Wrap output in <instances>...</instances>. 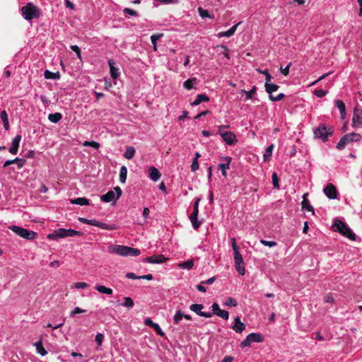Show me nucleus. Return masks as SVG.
<instances>
[{
  "instance_id": "nucleus-1",
  "label": "nucleus",
  "mask_w": 362,
  "mask_h": 362,
  "mask_svg": "<svg viewBox=\"0 0 362 362\" xmlns=\"http://www.w3.org/2000/svg\"><path fill=\"white\" fill-rule=\"evenodd\" d=\"M332 229L335 232L339 233L341 235L351 240H356V235L353 232L351 228L344 221L336 219L332 226Z\"/></svg>"
},
{
  "instance_id": "nucleus-2",
  "label": "nucleus",
  "mask_w": 362,
  "mask_h": 362,
  "mask_svg": "<svg viewBox=\"0 0 362 362\" xmlns=\"http://www.w3.org/2000/svg\"><path fill=\"white\" fill-rule=\"evenodd\" d=\"M334 130L332 127H327L323 124H321L314 130L315 138L321 139L324 142L327 141L329 137L332 136Z\"/></svg>"
},
{
  "instance_id": "nucleus-3",
  "label": "nucleus",
  "mask_w": 362,
  "mask_h": 362,
  "mask_svg": "<svg viewBox=\"0 0 362 362\" xmlns=\"http://www.w3.org/2000/svg\"><path fill=\"white\" fill-rule=\"evenodd\" d=\"M21 12L25 18L28 21H31L40 16L37 8L33 3H28L23 6L21 8Z\"/></svg>"
},
{
  "instance_id": "nucleus-4",
  "label": "nucleus",
  "mask_w": 362,
  "mask_h": 362,
  "mask_svg": "<svg viewBox=\"0 0 362 362\" xmlns=\"http://www.w3.org/2000/svg\"><path fill=\"white\" fill-rule=\"evenodd\" d=\"M9 228L20 237L29 240H33L37 237V233L35 232L17 226H11Z\"/></svg>"
},
{
  "instance_id": "nucleus-5",
  "label": "nucleus",
  "mask_w": 362,
  "mask_h": 362,
  "mask_svg": "<svg viewBox=\"0 0 362 362\" xmlns=\"http://www.w3.org/2000/svg\"><path fill=\"white\" fill-rule=\"evenodd\" d=\"M361 138L360 134L352 132L351 134H345L342 136L340 141L338 142L337 145V148L339 150H343L345 146L349 144L351 141H359Z\"/></svg>"
},
{
  "instance_id": "nucleus-6",
  "label": "nucleus",
  "mask_w": 362,
  "mask_h": 362,
  "mask_svg": "<svg viewBox=\"0 0 362 362\" xmlns=\"http://www.w3.org/2000/svg\"><path fill=\"white\" fill-rule=\"evenodd\" d=\"M122 195V189L119 187L117 186L114 188V191L110 190L106 194L102 195L100 199L104 202H110L114 201L115 202Z\"/></svg>"
},
{
  "instance_id": "nucleus-7",
  "label": "nucleus",
  "mask_w": 362,
  "mask_h": 362,
  "mask_svg": "<svg viewBox=\"0 0 362 362\" xmlns=\"http://www.w3.org/2000/svg\"><path fill=\"white\" fill-rule=\"evenodd\" d=\"M264 86L265 90L269 94V98L272 101H280L285 97L284 93H279L276 96L272 95L273 92L276 91L279 88L278 85L268 82L265 83Z\"/></svg>"
},
{
  "instance_id": "nucleus-8",
  "label": "nucleus",
  "mask_w": 362,
  "mask_h": 362,
  "mask_svg": "<svg viewBox=\"0 0 362 362\" xmlns=\"http://www.w3.org/2000/svg\"><path fill=\"white\" fill-rule=\"evenodd\" d=\"M233 252L235 269L240 275H244L245 270L242 255L240 253L239 250H233Z\"/></svg>"
},
{
  "instance_id": "nucleus-9",
  "label": "nucleus",
  "mask_w": 362,
  "mask_h": 362,
  "mask_svg": "<svg viewBox=\"0 0 362 362\" xmlns=\"http://www.w3.org/2000/svg\"><path fill=\"white\" fill-rule=\"evenodd\" d=\"M264 337L259 333H251L240 344L242 348L249 346L252 342H262Z\"/></svg>"
},
{
  "instance_id": "nucleus-10",
  "label": "nucleus",
  "mask_w": 362,
  "mask_h": 362,
  "mask_svg": "<svg viewBox=\"0 0 362 362\" xmlns=\"http://www.w3.org/2000/svg\"><path fill=\"white\" fill-rule=\"evenodd\" d=\"M66 237H71V229L59 228L47 235V238L52 240Z\"/></svg>"
},
{
  "instance_id": "nucleus-11",
  "label": "nucleus",
  "mask_w": 362,
  "mask_h": 362,
  "mask_svg": "<svg viewBox=\"0 0 362 362\" xmlns=\"http://www.w3.org/2000/svg\"><path fill=\"white\" fill-rule=\"evenodd\" d=\"M220 136L229 146L233 145L238 142L235 134L232 132H220Z\"/></svg>"
},
{
  "instance_id": "nucleus-12",
  "label": "nucleus",
  "mask_w": 362,
  "mask_h": 362,
  "mask_svg": "<svg viewBox=\"0 0 362 362\" xmlns=\"http://www.w3.org/2000/svg\"><path fill=\"white\" fill-rule=\"evenodd\" d=\"M127 246L124 245H111L108 248V251L110 253H115L119 256H125L127 257Z\"/></svg>"
},
{
  "instance_id": "nucleus-13",
  "label": "nucleus",
  "mask_w": 362,
  "mask_h": 362,
  "mask_svg": "<svg viewBox=\"0 0 362 362\" xmlns=\"http://www.w3.org/2000/svg\"><path fill=\"white\" fill-rule=\"evenodd\" d=\"M212 313L227 320L229 317L228 312L221 310L218 303H214L211 305Z\"/></svg>"
},
{
  "instance_id": "nucleus-14",
  "label": "nucleus",
  "mask_w": 362,
  "mask_h": 362,
  "mask_svg": "<svg viewBox=\"0 0 362 362\" xmlns=\"http://www.w3.org/2000/svg\"><path fill=\"white\" fill-rule=\"evenodd\" d=\"M88 225L97 226L100 228L109 230H116L117 228V226L115 224L108 225L107 223L100 222L95 219H90Z\"/></svg>"
},
{
  "instance_id": "nucleus-15",
  "label": "nucleus",
  "mask_w": 362,
  "mask_h": 362,
  "mask_svg": "<svg viewBox=\"0 0 362 362\" xmlns=\"http://www.w3.org/2000/svg\"><path fill=\"white\" fill-rule=\"evenodd\" d=\"M204 308V305L202 304H192L189 307V309L199 315V316L204 317H211L212 314L211 313L202 312V310Z\"/></svg>"
},
{
  "instance_id": "nucleus-16",
  "label": "nucleus",
  "mask_w": 362,
  "mask_h": 362,
  "mask_svg": "<svg viewBox=\"0 0 362 362\" xmlns=\"http://www.w3.org/2000/svg\"><path fill=\"white\" fill-rule=\"evenodd\" d=\"M167 260V258L163 255H156L151 257H147L144 259V262L151 264H160L163 263Z\"/></svg>"
},
{
  "instance_id": "nucleus-17",
  "label": "nucleus",
  "mask_w": 362,
  "mask_h": 362,
  "mask_svg": "<svg viewBox=\"0 0 362 362\" xmlns=\"http://www.w3.org/2000/svg\"><path fill=\"white\" fill-rule=\"evenodd\" d=\"M324 193L329 199H335L337 195V188L334 185L329 183L324 188Z\"/></svg>"
},
{
  "instance_id": "nucleus-18",
  "label": "nucleus",
  "mask_w": 362,
  "mask_h": 362,
  "mask_svg": "<svg viewBox=\"0 0 362 362\" xmlns=\"http://www.w3.org/2000/svg\"><path fill=\"white\" fill-rule=\"evenodd\" d=\"M354 124L362 126V110L356 106L352 118Z\"/></svg>"
},
{
  "instance_id": "nucleus-19",
  "label": "nucleus",
  "mask_w": 362,
  "mask_h": 362,
  "mask_svg": "<svg viewBox=\"0 0 362 362\" xmlns=\"http://www.w3.org/2000/svg\"><path fill=\"white\" fill-rule=\"evenodd\" d=\"M21 140V135H16L12 140V144L11 146L9 148V152L11 154L16 155L18 153V149L19 147V144Z\"/></svg>"
},
{
  "instance_id": "nucleus-20",
  "label": "nucleus",
  "mask_w": 362,
  "mask_h": 362,
  "mask_svg": "<svg viewBox=\"0 0 362 362\" xmlns=\"http://www.w3.org/2000/svg\"><path fill=\"white\" fill-rule=\"evenodd\" d=\"M232 329L236 333H241L245 329V325L240 321V317H237L234 320V324L232 326Z\"/></svg>"
},
{
  "instance_id": "nucleus-21",
  "label": "nucleus",
  "mask_w": 362,
  "mask_h": 362,
  "mask_svg": "<svg viewBox=\"0 0 362 362\" xmlns=\"http://www.w3.org/2000/svg\"><path fill=\"white\" fill-rule=\"evenodd\" d=\"M145 325L153 328L158 335L161 337H163L165 335L164 332L162 331L158 324L153 322L150 318H147L145 320Z\"/></svg>"
},
{
  "instance_id": "nucleus-22",
  "label": "nucleus",
  "mask_w": 362,
  "mask_h": 362,
  "mask_svg": "<svg viewBox=\"0 0 362 362\" xmlns=\"http://www.w3.org/2000/svg\"><path fill=\"white\" fill-rule=\"evenodd\" d=\"M199 209H193V212L189 216V219L194 229H198L201 225V222L197 220Z\"/></svg>"
},
{
  "instance_id": "nucleus-23",
  "label": "nucleus",
  "mask_w": 362,
  "mask_h": 362,
  "mask_svg": "<svg viewBox=\"0 0 362 362\" xmlns=\"http://www.w3.org/2000/svg\"><path fill=\"white\" fill-rule=\"evenodd\" d=\"M148 175L153 181L156 182L160 179L161 174L156 168L151 166L148 168Z\"/></svg>"
},
{
  "instance_id": "nucleus-24",
  "label": "nucleus",
  "mask_w": 362,
  "mask_h": 362,
  "mask_svg": "<svg viewBox=\"0 0 362 362\" xmlns=\"http://www.w3.org/2000/svg\"><path fill=\"white\" fill-rule=\"evenodd\" d=\"M115 62L113 59L108 60V64L110 68V74L112 78L116 79L119 76V69L115 66Z\"/></svg>"
},
{
  "instance_id": "nucleus-25",
  "label": "nucleus",
  "mask_w": 362,
  "mask_h": 362,
  "mask_svg": "<svg viewBox=\"0 0 362 362\" xmlns=\"http://www.w3.org/2000/svg\"><path fill=\"white\" fill-rule=\"evenodd\" d=\"M224 159L226 160V163H220L218 166V169L221 171L223 176L226 177V170L229 169L231 158L225 157Z\"/></svg>"
},
{
  "instance_id": "nucleus-26",
  "label": "nucleus",
  "mask_w": 362,
  "mask_h": 362,
  "mask_svg": "<svg viewBox=\"0 0 362 362\" xmlns=\"http://www.w3.org/2000/svg\"><path fill=\"white\" fill-rule=\"evenodd\" d=\"M197 82H198V80L195 77L189 78L187 81H184L183 87L185 89L189 90H191L192 88H194V85H197Z\"/></svg>"
},
{
  "instance_id": "nucleus-27",
  "label": "nucleus",
  "mask_w": 362,
  "mask_h": 362,
  "mask_svg": "<svg viewBox=\"0 0 362 362\" xmlns=\"http://www.w3.org/2000/svg\"><path fill=\"white\" fill-rule=\"evenodd\" d=\"M209 101V98L205 94H198L196 99L191 103L192 106L199 105L202 102Z\"/></svg>"
},
{
  "instance_id": "nucleus-28",
  "label": "nucleus",
  "mask_w": 362,
  "mask_h": 362,
  "mask_svg": "<svg viewBox=\"0 0 362 362\" xmlns=\"http://www.w3.org/2000/svg\"><path fill=\"white\" fill-rule=\"evenodd\" d=\"M240 23H241V22H239V23H236L235 25H234L233 26H232V27H231L229 30H228L227 31L220 33L218 34V36H219V37H229L232 36V35L235 33V30H236L237 28L238 27V25H239Z\"/></svg>"
},
{
  "instance_id": "nucleus-29",
  "label": "nucleus",
  "mask_w": 362,
  "mask_h": 362,
  "mask_svg": "<svg viewBox=\"0 0 362 362\" xmlns=\"http://www.w3.org/2000/svg\"><path fill=\"white\" fill-rule=\"evenodd\" d=\"M335 104L339 110L341 119H344L346 116V107L344 103L342 100H336Z\"/></svg>"
},
{
  "instance_id": "nucleus-30",
  "label": "nucleus",
  "mask_w": 362,
  "mask_h": 362,
  "mask_svg": "<svg viewBox=\"0 0 362 362\" xmlns=\"http://www.w3.org/2000/svg\"><path fill=\"white\" fill-rule=\"evenodd\" d=\"M70 202L73 204H78L81 206L89 205V200L85 197H78L71 199Z\"/></svg>"
},
{
  "instance_id": "nucleus-31",
  "label": "nucleus",
  "mask_w": 362,
  "mask_h": 362,
  "mask_svg": "<svg viewBox=\"0 0 362 362\" xmlns=\"http://www.w3.org/2000/svg\"><path fill=\"white\" fill-rule=\"evenodd\" d=\"M136 153V150L133 146H127L124 153V157L128 160L133 158Z\"/></svg>"
},
{
  "instance_id": "nucleus-32",
  "label": "nucleus",
  "mask_w": 362,
  "mask_h": 362,
  "mask_svg": "<svg viewBox=\"0 0 362 362\" xmlns=\"http://www.w3.org/2000/svg\"><path fill=\"white\" fill-rule=\"evenodd\" d=\"M307 195L308 193L303 194V199L302 201V208L308 210V211H312L313 213H314L313 207L310 204L309 201L306 199Z\"/></svg>"
},
{
  "instance_id": "nucleus-33",
  "label": "nucleus",
  "mask_w": 362,
  "mask_h": 362,
  "mask_svg": "<svg viewBox=\"0 0 362 362\" xmlns=\"http://www.w3.org/2000/svg\"><path fill=\"white\" fill-rule=\"evenodd\" d=\"M44 76L47 79H59L60 78V74L59 71L54 73L49 70H46L44 73Z\"/></svg>"
},
{
  "instance_id": "nucleus-34",
  "label": "nucleus",
  "mask_w": 362,
  "mask_h": 362,
  "mask_svg": "<svg viewBox=\"0 0 362 362\" xmlns=\"http://www.w3.org/2000/svg\"><path fill=\"white\" fill-rule=\"evenodd\" d=\"M62 118V115L60 112L52 113L48 115V119L53 123H57Z\"/></svg>"
},
{
  "instance_id": "nucleus-35",
  "label": "nucleus",
  "mask_w": 362,
  "mask_h": 362,
  "mask_svg": "<svg viewBox=\"0 0 362 362\" xmlns=\"http://www.w3.org/2000/svg\"><path fill=\"white\" fill-rule=\"evenodd\" d=\"M35 346L36 347L37 352L40 355L44 356L47 354V351L45 350V349L44 348V346L42 345V341H39L36 342L35 344Z\"/></svg>"
},
{
  "instance_id": "nucleus-36",
  "label": "nucleus",
  "mask_w": 362,
  "mask_h": 362,
  "mask_svg": "<svg viewBox=\"0 0 362 362\" xmlns=\"http://www.w3.org/2000/svg\"><path fill=\"white\" fill-rule=\"evenodd\" d=\"M194 266L193 259H189L187 261L181 262L178 264V267L182 269H190Z\"/></svg>"
},
{
  "instance_id": "nucleus-37",
  "label": "nucleus",
  "mask_w": 362,
  "mask_h": 362,
  "mask_svg": "<svg viewBox=\"0 0 362 362\" xmlns=\"http://www.w3.org/2000/svg\"><path fill=\"white\" fill-rule=\"evenodd\" d=\"M95 289L101 293H105L107 295H111L113 292L112 288H107L105 286L101 285L96 286Z\"/></svg>"
},
{
  "instance_id": "nucleus-38",
  "label": "nucleus",
  "mask_w": 362,
  "mask_h": 362,
  "mask_svg": "<svg viewBox=\"0 0 362 362\" xmlns=\"http://www.w3.org/2000/svg\"><path fill=\"white\" fill-rule=\"evenodd\" d=\"M127 169L125 166H122L119 170V181L124 183L127 180Z\"/></svg>"
},
{
  "instance_id": "nucleus-39",
  "label": "nucleus",
  "mask_w": 362,
  "mask_h": 362,
  "mask_svg": "<svg viewBox=\"0 0 362 362\" xmlns=\"http://www.w3.org/2000/svg\"><path fill=\"white\" fill-rule=\"evenodd\" d=\"M163 36V33L154 34L151 36V43L153 44L155 51L157 49V40Z\"/></svg>"
},
{
  "instance_id": "nucleus-40",
  "label": "nucleus",
  "mask_w": 362,
  "mask_h": 362,
  "mask_svg": "<svg viewBox=\"0 0 362 362\" xmlns=\"http://www.w3.org/2000/svg\"><path fill=\"white\" fill-rule=\"evenodd\" d=\"M127 256L136 257L140 255L141 252L137 248H133L131 247H127Z\"/></svg>"
},
{
  "instance_id": "nucleus-41",
  "label": "nucleus",
  "mask_w": 362,
  "mask_h": 362,
  "mask_svg": "<svg viewBox=\"0 0 362 362\" xmlns=\"http://www.w3.org/2000/svg\"><path fill=\"white\" fill-rule=\"evenodd\" d=\"M273 148H274V144H271L265 149V151L264 153V160H269L270 159V157L272 156V154Z\"/></svg>"
},
{
  "instance_id": "nucleus-42",
  "label": "nucleus",
  "mask_w": 362,
  "mask_h": 362,
  "mask_svg": "<svg viewBox=\"0 0 362 362\" xmlns=\"http://www.w3.org/2000/svg\"><path fill=\"white\" fill-rule=\"evenodd\" d=\"M256 91H257V87L254 86H252V88L250 90L247 91V90H243L242 93L246 95V99L249 100L253 97V95L255 94Z\"/></svg>"
},
{
  "instance_id": "nucleus-43",
  "label": "nucleus",
  "mask_w": 362,
  "mask_h": 362,
  "mask_svg": "<svg viewBox=\"0 0 362 362\" xmlns=\"http://www.w3.org/2000/svg\"><path fill=\"white\" fill-rule=\"evenodd\" d=\"M134 300L130 297H124V303H122V305L130 309L134 307Z\"/></svg>"
},
{
  "instance_id": "nucleus-44",
  "label": "nucleus",
  "mask_w": 362,
  "mask_h": 362,
  "mask_svg": "<svg viewBox=\"0 0 362 362\" xmlns=\"http://www.w3.org/2000/svg\"><path fill=\"white\" fill-rule=\"evenodd\" d=\"M184 313L181 310L177 311L173 317L174 322L177 324L182 319Z\"/></svg>"
},
{
  "instance_id": "nucleus-45",
  "label": "nucleus",
  "mask_w": 362,
  "mask_h": 362,
  "mask_svg": "<svg viewBox=\"0 0 362 362\" xmlns=\"http://www.w3.org/2000/svg\"><path fill=\"white\" fill-rule=\"evenodd\" d=\"M272 183H273L274 188L279 189V178H278V175H277L276 173H274L272 174Z\"/></svg>"
},
{
  "instance_id": "nucleus-46",
  "label": "nucleus",
  "mask_w": 362,
  "mask_h": 362,
  "mask_svg": "<svg viewBox=\"0 0 362 362\" xmlns=\"http://www.w3.org/2000/svg\"><path fill=\"white\" fill-rule=\"evenodd\" d=\"M225 305L230 307H236L238 305V303L235 299L230 297L226 300Z\"/></svg>"
},
{
  "instance_id": "nucleus-47",
  "label": "nucleus",
  "mask_w": 362,
  "mask_h": 362,
  "mask_svg": "<svg viewBox=\"0 0 362 362\" xmlns=\"http://www.w3.org/2000/svg\"><path fill=\"white\" fill-rule=\"evenodd\" d=\"M198 12L199 13V16L203 18L206 17L211 18L209 11L207 10L202 8V7L198 8Z\"/></svg>"
},
{
  "instance_id": "nucleus-48",
  "label": "nucleus",
  "mask_w": 362,
  "mask_h": 362,
  "mask_svg": "<svg viewBox=\"0 0 362 362\" xmlns=\"http://www.w3.org/2000/svg\"><path fill=\"white\" fill-rule=\"evenodd\" d=\"M260 243L264 246H268L270 247H274L277 245V243L275 241H268L265 240H260Z\"/></svg>"
},
{
  "instance_id": "nucleus-49",
  "label": "nucleus",
  "mask_w": 362,
  "mask_h": 362,
  "mask_svg": "<svg viewBox=\"0 0 362 362\" xmlns=\"http://www.w3.org/2000/svg\"><path fill=\"white\" fill-rule=\"evenodd\" d=\"M26 163V160L24 158H16V164L18 165L19 169L22 168Z\"/></svg>"
},
{
  "instance_id": "nucleus-50",
  "label": "nucleus",
  "mask_w": 362,
  "mask_h": 362,
  "mask_svg": "<svg viewBox=\"0 0 362 362\" xmlns=\"http://www.w3.org/2000/svg\"><path fill=\"white\" fill-rule=\"evenodd\" d=\"M123 12L126 14H129L132 16H139L138 13L136 11H134L132 8H124Z\"/></svg>"
},
{
  "instance_id": "nucleus-51",
  "label": "nucleus",
  "mask_w": 362,
  "mask_h": 362,
  "mask_svg": "<svg viewBox=\"0 0 362 362\" xmlns=\"http://www.w3.org/2000/svg\"><path fill=\"white\" fill-rule=\"evenodd\" d=\"M314 93H315V95L317 97L322 98V97H324L325 95H327V91H326V90H323V89H318V90H315Z\"/></svg>"
},
{
  "instance_id": "nucleus-52",
  "label": "nucleus",
  "mask_w": 362,
  "mask_h": 362,
  "mask_svg": "<svg viewBox=\"0 0 362 362\" xmlns=\"http://www.w3.org/2000/svg\"><path fill=\"white\" fill-rule=\"evenodd\" d=\"M104 339V336L101 333H98L95 336V341L98 344V346H101L103 341Z\"/></svg>"
},
{
  "instance_id": "nucleus-53",
  "label": "nucleus",
  "mask_w": 362,
  "mask_h": 362,
  "mask_svg": "<svg viewBox=\"0 0 362 362\" xmlns=\"http://www.w3.org/2000/svg\"><path fill=\"white\" fill-rule=\"evenodd\" d=\"M74 287L78 289H83L88 287V284L85 282H76L74 284Z\"/></svg>"
},
{
  "instance_id": "nucleus-54",
  "label": "nucleus",
  "mask_w": 362,
  "mask_h": 362,
  "mask_svg": "<svg viewBox=\"0 0 362 362\" xmlns=\"http://www.w3.org/2000/svg\"><path fill=\"white\" fill-rule=\"evenodd\" d=\"M199 165L198 163V160H196V159H193L192 163L191 165V170L192 172H195L199 169Z\"/></svg>"
},
{
  "instance_id": "nucleus-55",
  "label": "nucleus",
  "mask_w": 362,
  "mask_h": 362,
  "mask_svg": "<svg viewBox=\"0 0 362 362\" xmlns=\"http://www.w3.org/2000/svg\"><path fill=\"white\" fill-rule=\"evenodd\" d=\"M72 51H74V52H76V54H77V57L81 59V50H80V48L77 46V45H71L70 47Z\"/></svg>"
},
{
  "instance_id": "nucleus-56",
  "label": "nucleus",
  "mask_w": 362,
  "mask_h": 362,
  "mask_svg": "<svg viewBox=\"0 0 362 362\" xmlns=\"http://www.w3.org/2000/svg\"><path fill=\"white\" fill-rule=\"evenodd\" d=\"M86 312V310H83L79 307H76L71 313V315H74L79 313H83Z\"/></svg>"
},
{
  "instance_id": "nucleus-57",
  "label": "nucleus",
  "mask_w": 362,
  "mask_h": 362,
  "mask_svg": "<svg viewBox=\"0 0 362 362\" xmlns=\"http://www.w3.org/2000/svg\"><path fill=\"white\" fill-rule=\"evenodd\" d=\"M0 117L3 122L8 121V114L6 110H3L1 112Z\"/></svg>"
},
{
  "instance_id": "nucleus-58",
  "label": "nucleus",
  "mask_w": 362,
  "mask_h": 362,
  "mask_svg": "<svg viewBox=\"0 0 362 362\" xmlns=\"http://www.w3.org/2000/svg\"><path fill=\"white\" fill-rule=\"evenodd\" d=\"M126 277L130 279H139V276H136L133 272H128L126 274Z\"/></svg>"
},
{
  "instance_id": "nucleus-59",
  "label": "nucleus",
  "mask_w": 362,
  "mask_h": 362,
  "mask_svg": "<svg viewBox=\"0 0 362 362\" xmlns=\"http://www.w3.org/2000/svg\"><path fill=\"white\" fill-rule=\"evenodd\" d=\"M210 113H211V112L209 110L202 111L195 116L194 119H199L202 117L209 115Z\"/></svg>"
},
{
  "instance_id": "nucleus-60",
  "label": "nucleus",
  "mask_w": 362,
  "mask_h": 362,
  "mask_svg": "<svg viewBox=\"0 0 362 362\" xmlns=\"http://www.w3.org/2000/svg\"><path fill=\"white\" fill-rule=\"evenodd\" d=\"M291 65V63H289V64L286 66V68L282 69V68L281 67V74H284V76H287V75L288 74V73H289V68H290Z\"/></svg>"
},
{
  "instance_id": "nucleus-61",
  "label": "nucleus",
  "mask_w": 362,
  "mask_h": 362,
  "mask_svg": "<svg viewBox=\"0 0 362 362\" xmlns=\"http://www.w3.org/2000/svg\"><path fill=\"white\" fill-rule=\"evenodd\" d=\"M260 72L265 75V77H266V82L265 83L270 82V81L272 79V76L269 74L268 70H264V71H260Z\"/></svg>"
},
{
  "instance_id": "nucleus-62",
  "label": "nucleus",
  "mask_w": 362,
  "mask_h": 362,
  "mask_svg": "<svg viewBox=\"0 0 362 362\" xmlns=\"http://www.w3.org/2000/svg\"><path fill=\"white\" fill-rule=\"evenodd\" d=\"M204 284H202V282H201L200 284L197 285L196 286L197 289L200 292L205 293L206 291V287H204L203 286Z\"/></svg>"
},
{
  "instance_id": "nucleus-63",
  "label": "nucleus",
  "mask_w": 362,
  "mask_h": 362,
  "mask_svg": "<svg viewBox=\"0 0 362 362\" xmlns=\"http://www.w3.org/2000/svg\"><path fill=\"white\" fill-rule=\"evenodd\" d=\"M334 300L333 297L330 294H327L324 297V301L325 303H331Z\"/></svg>"
},
{
  "instance_id": "nucleus-64",
  "label": "nucleus",
  "mask_w": 362,
  "mask_h": 362,
  "mask_svg": "<svg viewBox=\"0 0 362 362\" xmlns=\"http://www.w3.org/2000/svg\"><path fill=\"white\" fill-rule=\"evenodd\" d=\"M233 361V357L230 356H226L221 362H232Z\"/></svg>"
}]
</instances>
